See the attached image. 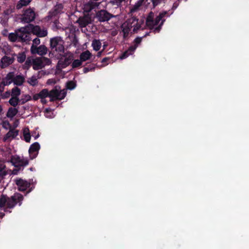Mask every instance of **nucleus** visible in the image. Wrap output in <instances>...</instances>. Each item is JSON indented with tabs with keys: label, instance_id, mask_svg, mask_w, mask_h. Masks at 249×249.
Wrapping results in <instances>:
<instances>
[{
	"label": "nucleus",
	"instance_id": "1",
	"mask_svg": "<svg viewBox=\"0 0 249 249\" xmlns=\"http://www.w3.org/2000/svg\"><path fill=\"white\" fill-rule=\"evenodd\" d=\"M24 197L20 193H16L10 197H8L6 195L2 194L0 196V208L5 206L3 210L5 212L11 213L8 209H13L17 204L20 206L22 204Z\"/></svg>",
	"mask_w": 249,
	"mask_h": 249
},
{
	"label": "nucleus",
	"instance_id": "2",
	"mask_svg": "<svg viewBox=\"0 0 249 249\" xmlns=\"http://www.w3.org/2000/svg\"><path fill=\"white\" fill-rule=\"evenodd\" d=\"M169 16L168 12L165 11L160 13L159 15L154 19V13L151 12L146 18V25L150 30H153L155 33H159L165 21L164 18Z\"/></svg>",
	"mask_w": 249,
	"mask_h": 249
},
{
	"label": "nucleus",
	"instance_id": "3",
	"mask_svg": "<svg viewBox=\"0 0 249 249\" xmlns=\"http://www.w3.org/2000/svg\"><path fill=\"white\" fill-rule=\"evenodd\" d=\"M133 27V31L137 33L141 28V26L139 24V19L136 17H132L127 19L121 26L122 32L124 34V37H126Z\"/></svg>",
	"mask_w": 249,
	"mask_h": 249
},
{
	"label": "nucleus",
	"instance_id": "4",
	"mask_svg": "<svg viewBox=\"0 0 249 249\" xmlns=\"http://www.w3.org/2000/svg\"><path fill=\"white\" fill-rule=\"evenodd\" d=\"M64 41L60 36L51 38L50 40V46L52 51H55L61 55L64 53Z\"/></svg>",
	"mask_w": 249,
	"mask_h": 249
},
{
	"label": "nucleus",
	"instance_id": "5",
	"mask_svg": "<svg viewBox=\"0 0 249 249\" xmlns=\"http://www.w3.org/2000/svg\"><path fill=\"white\" fill-rule=\"evenodd\" d=\"M16 31L17 33L18 41L25 42L29 41L32 39L28 25L25 27H21Z\"/></svg>",
	"mask_w": 249,
	"mask_h": 249
},
{
	"label": "nucleus",
	"instance_id": "6",
	"mask_svg": "<svg viewBox=\"0 0 249 249\" xmlns=\"http://www.w3.org/2000/svg\"><path fill=\"white\" fill-rule=\"evenodd\" d=\"M16 184L18 187V190L24 192L27 190L26 194L30 193L35 188L34 185L31 182H28L21 178L16 180Z\"/></svg>",
	"mask_w": 249,
	"mask_h": 249
},
{
	"label": "nucleus",
	"instance_id": "7",
	"mask_svg": "<svg viewBox=\"0 0 249 249\" xmlns=\"http://www.w3.org/2000/svg\"><path fill=\"white\" fill-rule=\"evenodd\" d=\"M29 32L34 35L38 37H44L47 36L48 32L46 28H41L38 25H34L29 24L28 25Z\"/></svg>",
	"mask_w": 249,
	"mask_h": 249
},
{
	"label": "nucleus",
	"instance_id": "8",
	"mask_svg": "<svg viewBox=\"0 0 249 249\" xmlns=\"http://www.w3.org/2000/svg\"><path fill=\"white\" fill-rule=\"evenodd\" d=\"M10 161L16 168H24L29 164V160L27 159L21 158L19 156H12Z\"/></svg>",
	"mask_w": 249,
	"mask_h": 249
},
{
	"label": "nucleus",
	"instance_id": "9",
	"mask_svg": "<svg viewBox=\"0 0 249 249\" xmlns=\"http://www.w3.org/2000/svg\"><path fill=\"white\" fill-rule=\"evenodd\" d=\"M60 89V87L59 86H55L53 89L49 92V96L54 97L55 99H58V100L64 99L66 96V92Z\"/></svg>",
	"mask_w": 249,
	"mask_h": 249
},
{
	"label": "nucleus",
	"instance_id": "10",
	"mask_svg": "<svg viewBox=\"0 0 249 249\" xmlns=\"http://www.w3.org/2000/svg\"><path fill=\"white\" fill-rule=\"evenodd\" d=\"M31 53L33 54H37L39 55H44L47 54L48 48L44 45H41L39 47L32 45L31 47Z\"/></svg>",
	"mask_w": 249,
	"mask_h": 249
},
{
	"label": "nucleus",
	"instance_id": "11",
	"mask_svg": "<svg viewBox=\"0 0 249 249\" xmlns=\"http://www.w3.org/2000/svg\"><path fill=\"white\" fill-rule=\"evenodd\" d=\"M36 18V14L34 10L29 8L26 9L22 16V21L26 23H30L34 20Z\"/></svg>",
	"mask_w": 249,
	"mask_h": 249
},
{
	"label": "nucleus",
	"instance_id": "12",
	"mask_svg": "<svg viewBox=\"0 0 249 249\" xmlns=\"http://www.w3.org/2000/svg\"><path fill=\"white\" fill-rule=\"evenodd\" d=\"M96 16L98 20L100 22L107 21L114 17L113 15L105 10H101L98 11L96 14Z\"/></svg>",
	"mask_w": 249,
	"mask_h": 249
},
{
	"label": "nucleus",
	"instance_id": "13",
	"mask_svg": "<svg viewBox=\"0 0 249 249\" xmlns=\"http://www.w3.org/2000/svg\"><path fill=\"white\" fill-rule=\"evenodd\" d=\"M40 148V144L37 142H35L31 145L29 149L30 159L33 160L37 157Z\"/></svg>",
	"mask_w": 249,
	"mask_h": 249
},
{
	"label": "nucleus",
	"instance_id": "14",
	"mask_svg": "<svg viewBox=\"0 0 249 249\" xmlns=\"http://www.w3.org/2000/svg\"><path fill=\"white\" fill-rule=\"evenodd\" d=\"M63 5L62 3H58L54 6L53 8L49 12L48 16L49 18H52L62 12Z\"/></svg>",
	"mask_w": 249,
	"mask_h": 249
},
{
	"label": "nucleus",
	"instance_id": "15",
	"mask_svg": "<svg viewBox=\"0 0 249 249\" xmlns=\"http://www.w3.org/2000/svg\"><path fill=\"white\" fill-rule=\"evenodd\" d=\"M15 56L10 57L8 56H4L0 59V66L1 69H4L12 64L15 60Z\"/></svg>",
	"mask_w": 249,
	"mask_h": 249
},
{
	"label": "nucleus",
	"instance_id": "16",
	"mask_svg": "<svg viewBox=\"0 0 249 249\" xmlns=\"http://www.w3.org/2000/svg\"><path fill=\"white\" fill-rule=\"evenodd\" d=\"M4 124H6L7 125L10 126V130L4 136L3 141L5 142L11 138L12 139L15 138L18 135V130H16L14 128H11L10 124L8 122H5Z\"/></svg>",
	"mask_w": 249,
	"mask_h": 249
},
{
	"label": "nucleus",
	"instance_id": "17",
	"mask_svg": "<svg viewBox=\"0 0 249 249\" xmlns=\"http://www.w3.org/2000/svg\"><path fill=\"white\" fill-rule=\"evenodd\" d=\"M145 1H147V0H139L134 5L130 7L129 14H131L132 17H135L133 16V14L139 11L142 4H145Z\"/></svg>",
	"mask_w": 249,
	"mask_h": 249
},
{
	"label": "nucleus",
	"instance_id": "18",
	"mask_svg": "<svg viewBox=\"0 0 249 249\" xmlns=\"http://www.w3.org/2000/svg\"><path fill=\"white\" fill-rule=\"evenodd\" d=\"M14 75V72H9L4 78H3L1 84L4 86H8L13 83Z\"/></svg>",
	"mask_w": 249,
	"mask_h": 249
},
{
	"label": "nucleus",
	"instance_id": "19",
	"mask_svg": "<svg viewBox=\"0 0 249 249\" xmlns=\"http://www.w3.org/2000/svg\"><path fill=\"white\" fill-rule=\"evenodd\" d=\"M64 56V58H61L59 61L58 64L61 66L62 68H65L69 66L72 60V56L70 55L68 57Z\"/></svg>",
	"mask_w": 249,
	"mask_h": 249
},
{
	"label": "nucleus",
	"instance_id": "20",
	"mask_svg": "<svg viewBox=\"0 0 249 249\" xmlns=\"http://www.w3.org/2000/svg\"><path fill=\"white\" fill-rule=\"evenodd\" d=\"M137 48L136 45H132L129 47L127 50L124 52L120 56V59H124L132 54Z\"/></svg>",
	"mask_w": 249,
	"mask_h": 249
},
{
	"label": "nucleus",
	"instance_id": "21",
	"mask_svg": "<svg viewBox=\"0 0 249 249\" xmlns=\"http://www.w3.org/2000/svg\"><path fill=\"white\" fill-rule=\"evenodd\" d=\"M33 68L35 70H38L43 68V62L40 58L33 59Z\"/></svg>",
	"mask_w": 249,
	"mask_h": 249
},
{
	"label": "nucleus",
	"instance_id": "22",
	"mask_svg": "<svg viewBox=\"0 0 249 249\" xmlns=\"http://www.w3.org/2000/svg\"><path fill=\"white\" fill-rule=\"evenodd\" d=\"M78 22L81 27H85L90 23L89 18L87 17L79 18L78 19Z\"/></svg>",
	"mask_w": 249,
	"mask_h": 249
},
{
	"label": "nucleus",
	"instance_id": "23",
	"mask_svg": "<svg viewBox=\"0 0 249 249\" xmlns=\"http://www.w3.org/2000/svg\"><path fill=\"white\" fill-rule=\"evenodd\" d=\"M25 82L24 77L21 75H18L16 76H14V79L13 83L14 85L20 86H21Z\"/></svg>",
	"mask_w": 249,
	"mask_h": 249
},
{
	"label": "nucleus",
	"instance_id": "24",
	"mask_svg": "<svg viewBox=\"0 0 249 249\" xmlns=\"http://www.w3.org/2000/svg\"><path fill=\"white\" fill-rule=\"evenodd\" d=\"M17 61L19 63H23L26 59V54L25 52H19L18 54L16 53Z\"/></svg>",
	"mask_w": 249,
	"mask_h": 249
},
{
	"label": "nucleus",
	"instance_id": "25",
	"mask_svg": "<svg viewBox=\"0 0 249 249\" xmlns=\"http://www.w3.org/2000/svg\"><path fill=\"white\" fill-rule=\"evenodd\" d=\"M18 112V109L15 107H9L6 113V116L8 118H12L16 115Z\"/></svg>",
	"mask_w": 249,
	"mask_h": 249
},
{
	"label": "nucleus",
	"instance_id": "26",
	"mask_svg": "<svg viewBox=\"0 0 249 249\" xmlns=\"http://www.w3.org/2000/svg\"><path fill=\"white\" fill-rule=\"evenodd\" d=\"M32 0H19L16 5L17 9H21L23 6L28 5Z\"/></svg>",
	"mask_w": 249,
	"mask_h": 249
},
{
	"label": "nucleus",
	"instance_id": "27",
	"mask_svg": "<svg viewBox=\"0 0 249 249\" xmlns=\"http://www.w3.org/2000/svg\"><path fill=\"white\" fill-rule=\"evenodd\" d=\"M91 55V53L89 51H86L80 54V59L82 61H85L89 59Z\"/></svg>",
	"mask_w": 249,
	"mask_h": 249
},
{
	"label": "nucleus",
	"instance_id": "28",
	"mask_svg": "<svg viewBox=\"0 0 249 249\" xmlns=\"http://www.w3.org/2000/svg\"><path fill=\"white\" fill-rule=\"evenodd\" d=\"M11 92V96L12 97H18L21 94V90L19 88L17 87L13 88Z\"/></svg>",
	"mask_w": 249,
	"mask_h": 249
},
{
	"label": "nucleus",
	"instance_id": "29",
	"mask_svg": "<svg viewBox=\"0 0 249 249\" xmlns=\"http://www.w3.org/2000/svg\"><path fill=\"white\" fill-rule=\"evenodd\" d=\"M38 77L34 75L31 77L28 78L27 82L31 86H35L38 83L37 78Z\"/></svg>",
	"mask_w": 249,
	"mask_h": 249
},
{
	"label": "nucleus",
	"instance_id": "30",
	"mask_svg": "<svg viewBox=\"0 0 249 249\" xmlns=\"http://www.w3.org/2000/svg\"><path fill=\"white\" fill-rule=\"evenodd\" d=\"M101 45L102 44L99 40L94 39L92 41V46L93 49L96 51H98L100 49Z\"/></svg>",
	"mask_w": 249,
	"mask_h": 249
},
{
	"label": "nucleus",
	"instance_id": "31",
	"mask_svg": "<svg viewBox=\"0 0 249 249\" xmlns=\"http://www.w3.org/2000/svg\"><path fill=\"white\" fill-rule=\"evenodd\" d=\"M33 59L31 57H27L25 63L23 66V69L24 70H28L33 64Z\"/></svg>",
	"mask_w": 249,
	"mask_h": 249
},
{
	"label": "nucleus",
	"instance_id": "32",
	"mask_svg": "<svg viewBox=\"0 0 249 249\" xmlns=\"http://www.w3.org/2000/svg\"><path fill=\"white\" fill-rule=\"evenodd\" d=\"M9 103L12 106L16 107L19 103V99L18 97H12L9 100Z\"/></svg>",
	"mask_w": 249,
	"mask_h": 249
},
{
	"label": "nucleus",
	"instance_id": "33",
	"mask_svg": "<svg viewBox=\"0 0 249 249\" xmlns=\"http://www.w3.org/2000/svg\"><path fill=\"white\" fill-rule=\"evenodd\" d=\"M12 50L9 47H6V48H3L2 50V52L5 54L4 56H8L11 55L12 56H15L16 53H12Z\"/></svg>",
	"mask_w": 249,
	"mask_h": 249
},
{
	"label": "nucleus",
	"instance_id": "34",
	"mask_svg": "<svg viewBox=\"0 0 249 249\" xmlns=\"http://www.w3.org/2000/svg\"><path fill=\"white\" fill-rule=\"evenodd\" d=\"M8 39L13 42H15L18 41V38L17 36V33L15 30V33H11L8 35Z\"/></svg>",
	"mask_w": 249,
	"mask_h": 249
},
{
	"label": "nucleus",
	"instance_id": "35",
	"mask_svg": "<svg viewBox=\"0 0 249 249\" xmlns=\"http://www.w3.org/2000/svg\"><path fill=\"white\" fill-rule=\"evenodd\" d=\"M6 167L0 168V182L1 181L8 175V171L5 170Z\"/></svg>",
	"mask_w": 249,
	"mask_h": 249
},
{
	"label": "nucleus",
	"instance_id": "36",
	"mask_svg": "<svg viewBox=\"0 0 249 249\" xmlns=\"http://www.w3.org/2000/svg\"><path fill=\"white\" fill-rule=\"evenodd\" d=\"M39 96H40L41 99H42V98H45L49 96V91L46 89H43L42 90H41L39 92Z\"/></svg>",
	"mask_w": 249,
	"mask_h": 249
},
{
	"label": "nucleus",
	"instance_id": "37",
	"mask_svg": "<svg viewBox=\"0 0 249 249\" xmlns=\"http://www.w3.org/2000/svg\"><path fill=\"white\" fill-rule=\"evenodd\" d=\"M95 69V65L93 64H90L89 65L87 66V67H84L83 71L84 73H86L90 71H94Z\"/></svg>",
	"mask_w": 249,
	"mask_h": 249
},
{
	"label": "nucleus",
	"instance_id": "38",
	"mask_svg": "<svg viewBox=\"0 0 249 249\" xmlns=\"http://www.w3.org/2000/svg\"><path fill=\"white\" fill-rule=\"evenodd\" d=\"M23 136L24 138V140L27 142H29L31 140V135L29 133V130L28 128L27 129V131L26 129L24 130L23 131Z\"/></svg>",
	"mask_w": 249,
	"mask_h": 249
},
{
	"label": "nucleus",
	"instance_id": "39",
	"mask_svg": "<svg viewBox=\"0 0 249 249\" xmlns=\"http://www.w3.org/2000/svg\"><path fill=\"white\" fill-rule=\"evenodd\" d=\"M31 99V96L29 95H24L23 96H22L21 99H19V103H20V104L21 105L24 104L26 102L30 100Z\"/></svg>",
	"mask_w": 249,
	"mask_h": 249
},
{
	"label": "nucleus",
	"instance_id": "40",
	"mask_svg": "<svg viewBox=\"0 0 249 249\" xmlns=\"http://www.w3.org/2000/svg\"><path fill=\"white\" fill-rule=\"evenodd\" d=\"M76 86L75 82L73 81H69L67 83L66 87L68 89L72 90Z\"/></svg>",
	"mask_w": 249,
	"mask_h": 249
},
{
	"label": "nucleus",
	"instance_id": "41",
	"mask_svg": "<svg viewBox=\"0 0 249 249\" xmlns=\"http://www.w3.org/2000/svg\"><path fill=\"white\" fill-rule=\"evenodd\" d=\"M128 0H112L110 2L114 5H116L117 7L122 6L123 2H126Z\"/></svg>",
	"mask_w": 249,
	"mask_h": 249
},
{
	"label": "nucleus",
	"instance_id": "42",
	"mask_svg": "<svg viewBox=\"0 0 249 249\" xmlns=\"http://www.w3.org/2000/svg\"><path fill=\"white\" fill-rule=\"evenodd\" d=\"M82 61L79 59L74 60L72 63L71 66L72 68H76L82 65Z\"/></svg>",
	"mask_w": 249,
	"mask_h": 249
},
{
	"label": "nucleus",
	"instance_id": "43",
	"mask_svg": "<svg viewBox=\"0 0 249 249\" xmlns=\"http://www.w3.org/2000/svg\"><path fill=\"white\" fill-rule=\"evenodd\" d=\"M143 37H136L134 41V42L135 43L134 45H136L137 47H138V44H139L142 40V38Z\"/></svg>",
	"mask_w": 249,
	"mask_h": 249
},
{
	"label": "nucleus",
	"instance_id": "44",
	"mask_svg": "<svg viewBox=\"0 0 249 249\" xmlns=\"http://www.w3.org/2000/svg\"><path fill=\"white\" fill-rule=\"evenodd\" d=\"M40 43V40L38 37H36L33 40V44L37 46Z\"/></svg>",
	"mask_w": 249,
	"mask_h": 249
},
{
	"label": "nucleus",
	"instance_id": "45",
	"mask_svg": "<svg viewBox=\"0 0 249 249\" xmlns=\"http://www.w3.org/2000/svg\"><path fill=\"white\" fill-rule=\"evenodd\" d=\"M11 95V92L10 91H7L3 93V94L1 95L2 99H6L10 97Z\"/></svg>",
	"mask_w": 249,
	"mask_h": 249
},
{
	"label": "nucleus",
	"instance_id": "46",
	"mask_svg": "<svg viewBox=\"0 0 249 249\" xmlns=\"http://www.w3.org/2000/svg\"><path fill=\"white\" fill-rule=\"evenodd\" d=\"M164 0H150V1L152 2L153 5L154 7L156 6L159 4L161 2V1H163Z\"/></svg>",
	"mask_w": 249,
	"mask_h": 249
},
{
	"label": "nucleus",
	"instance_id": "47",
	"mask_svg": "<svg viewBox=\"0 0 249 249\" xmlns=\"http://www.w3.org/2000/svg\"><path fill=\"white\" fill-rule=\"evenodd\" d=\"M56 81L54 79H49L47 81V84L48 85H53L55 84Z\"/></svg>",
	"mask_w": 249,
	"mask_h": 249
},
{
	"label": "nucleus",
	"instance_id": "48",
	"mask_svg": "<svg viewBox=\"0 0 249 249\" xmlns=\"http://www.w3.org/2000/svg\"><path fill=\"white\" fill-rule=\"evenodd\" d=\"M23 169V168H16L12 171V174L14 175H17L20 170H22Z\"/></svg>",
	"mask_w": 249,
	"mask_h": 249
},
{
	"label": "nucleus",
	"instance_id": "49",
	"mask_svg": "<svg viewBox=\"0 0 249 249\" xmlns=\"http://www.w3.org/2000/svg\"><path fill=\"white\" fill-rule=\"evenodd\" d=\"M0 167H6V165L4 164V160L0 158Z\"/></svg>",
	"mask_w": 249,
	"mask_h": 249
},
{
	"label": "nucleus",
	"instance_id": "50",
	"mask_svg": "<svg viewBox=\"0 0 249 249\" xmlns=\"http://www.w3.org/2000/svg\"><path fill=\"white\" fill-rule=\"evenodd\" d=\"M39 93H37V94H35V95H34V96L33 97V100H35V101H36L38 99L40 98V96H39Z\"/></svg>",
	"mask_w": 249,
	"mask_h": 249
},
{
	"label": "nucleus",
	"instance_id": "51",
	"mask_svg": "<svg viewBox=\"0 0 249 249\" xmlns=\"http://www.w3.org/2000/svg\"><path fill=\"white\" fill-rule=\"evenodd\" d=\"M110 60V58L109 57H105L102 60V63H105V62H107L108 60Z\"/></svg>",
	"mask_w": 249,
	"mask_h": 249
},
{
	"label": "nucleus",
	"instance_id": "52",
	"mask_svg": "<svg viewBox=\"0 0 249 249\" xmlns=\"http://www.w3.org/2000/svg\"><path fill=\"white\" fill-rule=\"evenodd\" d=\"M49 97H50V101L51 102H53L55 100H58V99H55V98L54 97H53V96H49Z\"/></svg>",
	"mask_w": 249,
	"mask_h": 249
},
{
	"label": "nucleus",
	"instance_id": "53",
	"mask_svg": "<svg viewBox=\"0 0 249 249\" xmlns=\"http://www.w3.org/2000/svg\"><path fill=\"white\" fill-rule=\"evenodd\" d=\"M41 102L43 104H46L47 103V101L45 98H42V99H41Z\"/></svg>",
	"mask_w": 249,
	"mask_h": 249
},
{
	"label": "nucleus",
	"instance_id": "54",
	"mask_svg": "<svg viewBox=\"0 0 249 249\" xmlns=\"http://www.w3.org/2000/svg\"><path fill=\"white\" fill-rule=\"evenodd\" d=\"M102 53V51L98 52L97 54V56L98 57H100L101 56Z\"/></svg>",
	"mask_w": 249,
	"mask_h": 249
},
{
	"label": "nucleus",
	"instance_id": "55",
	"mask_svg": "<svg viewBox=\"0 0 249 249\" xmlns=\"http://www.w3.org/2000/svg\"><path fill=\"white\" fill-rule=\"evenodd\" d=\"M4 215V213H0V218H2Z\"/></svg>",
	"mask_w": 249,
	"mask_h": 249
},
{
	"label": "nucleus",
	"instance_id": "56",
	"mask_svg": "<svg viewBox=\"0 0 249 249\" xmlns=\"http://www.w3.org/2000/svg\"><path fill=\"white\" fill-rule=\"evenodd\" d=\"M150 33V32H147L142 37H144L147 36H149Z\"/></svg>",
	"mask_w": 249,
	"mask_h": 249
},
{
	"label": "nucleus",
	"instance_id": "57",
	"mask_svg": "<svg viewBox=\"0 0 249 249\" xmlns=\"http://www.w3.org/2000/svg\"><path fill=\"white\" fill-rule=\"evenodd\" d=\"M34 170H35V169L33 167H31L30 168V170L31 171H33Z\"/></svg>",
	"mask_w": 249,
	"mask_h": 249
},
{
	"label": "nucleus",
	"instance_id": "58",
	"mask_svg": "<svg viewBox=\"0 0 249 249\" xmlns=\"http://www.w3.org/2000/svg\"><path fill=\"white\" fill-rule=\"evenodd\" d=\"M39 137V134H38L35 137V139H36Z\"/></svg>",
	"mask_w": 249,
	"mask_h": 249
},
{
	"label": "nucleus",
	"instance_id": "59",
	"mask_svg": "<svg viewBox=\"0 0 249 249\" xmlns=\"http://www.w3.org/2000/svg\"><path fill=\"white\" fill-rule=\"evenodd\" d=\"M2 110V108H1V107L0 106V112Z\"/></svg>",
	"mask_w": 249,
	"mask_h": 249
},
{
	"label": "nucleus",
	"instance_id": "60",
	"mask_svg": "<svg viewBox=\"0 0 249 249\" xmlns=\"http://www.w3.org/2000/svg\"><path fill=\"white\" fill-rule=\"evenodd\" d=\"M145 1V2H147V3H149V2H148V0L147 1Z\"/></svg>",
	"mask_w": 249,
	"mask_h": 249
}]
</instances>
